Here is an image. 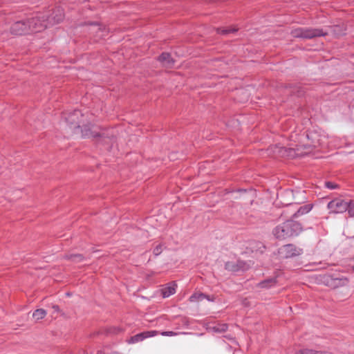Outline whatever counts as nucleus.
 I'll return each mask as SVG.
<instances>
[{"label":"nucleus","instance_id":"f257e3e1","mask_svg":"<svg viewBox=\"0 0 354 354\" xmlns=\"http://www.w3.org/2000/svg\"><path fill=\"white\" fill-rule=\"evenodd\" d=\"M82 136L93 138L96 142L102 145H112L114 136L112 129L98 128L93 125H83Z\"/></svg>","mask_w":354,"mask_h":354},{"label":"nucleus","instance_id":"f03ea898","mask_svg":"<svg viewBox=\"0 0 354 354\" xmlns=\"http://www.w3.org/2000/svg\"><path fill=\"white\" fill-rule=\"evenodd\" d=\"M302 230L303 227L299 223L288 220L276 226L272 230V234L276 239L285 240L298 236Z\"/></svg>","mask_w":354,"mask_h":354},{"label":"nucleus","instance_id":"7ed1b4c3","mask_svg":"<svg viewBox=\"0 0 354 354\" xmlns=\"http://www.w3.org/2000/svg\"><path fill=\"white\" fill-rule=\"evenodd\" d=\"M327 34V32L321 28H298L291 31V35L294 37L308 39L317 37L325 36Z\"/></svg>","mask_w":354,"mask_h":354},{"label":"nucleus","instance_id":"20e7f679","mask_svg":"<svg viewBox=\"0 0 354 354\" xmlns=\"http://www.w3.org/2000/svg\"><path fill=\"white\" fill-rule=\"evenodd\" d=\"M26 21L29 27V32H41L48 26L44 13H37L35 17Z\"/></svg>","mask_w":354,"mask_h":354},{"label":"nucleus","instance_id":"39448f33","mask_svg":"<svg viewBox=\"0 0 354 354\" xmlns=\"http://www.w3.org/2000/svg\"><path fill=\"white\" fill-rule=\"evenodd\" d=\"M254 264L252 261H243L238 259L236 261H227L225 263V269L232 272L246 271Z\"/></svg>","mask_w":354,"mask_h":354},{"label":"nucleus","instance_id":"423d86ee","mask_svg":"<svg viewBox=\"0 0 354 354\" xmlns=\"http://www.w3.org/2000/svg\"><path fill=\"white\" fill-rule=\"evenodd\" d=\"M48 25H54L61 22L64 17V10L60 7H55L44 12Z\"/></svg>","mask_w":354,"mask_h":354},{"label":"nucleus","instance_id":"0eeeda50","mask_svg":"<svg viewBox=\"0 0 354 354\" xmlns=\"http://www.w3.org/2000/svg\"><path fill=\"white\" fill-rule=\"evenodd\" d=\"M302 249L296 247L293 244H286L279 249V254L281 257L288 259L292 258L301 254Z\"/></svg>","mask_w":354,"mask_h":354},{"label":"nucleus","instance_id":"6e6552de","mask_svg":"<svg viewBox=\"0 0 354 354\" xmlns=\"http://www.w3.org/2000/svg\"><path fill=\"white\" fill-rule=\"evenodd\" d=\"M327 207L330 214H341L345 212L348 209L347 201L335 198L328 203Z\"/></svg>","mask_w":354,"mask_h":354},{"label":"nucleus","instance_id":"1a4fd4ad","mask_svg":"<svg viewBox=\"0 0 354 354\" xmlns=\"http://www.w3.org/2000/svg\"><path fill=\"white\" fill-rule=\"evenodd\" d=\"M324 283L331 288H337L347 286L348 279L346 277H336L333 275H326L324 277Z\"/></svg>","mask_w":354,"mask_h":354},{"label":"nucleus","instance_id":"9d476101","mask_svg":"<svg viewBox=\"0 0 354 354\" xmlns=\"http://www.w3.org/2000/svg\"><path fill=\"white\" fill-rule=\"evenodd\" d=\"M83 116L80 111L75 110L68 115L66 118V120L71 128H80L81 127V124L84 122V120H82Z\"/></svg>","mask_w":354,"mask_h":354},{"label":"nucleus","instance_id":"9b49d317","mask_svg":"<svg viewBox=\"0 0 354 354\" xmlns=\"http://www.w3.org/2000/svg\"><path fill=\"white\" fill-rule=\"evenodd\" d=\"M10 32L14 35H22L29 33V27L26 21L21 20L14 23L10 27Z\"/></svg>","mask_w":354,"mask_h":354},{"label":"nucleus","instance_id":"f8f14e48","mask_svg":"<svg viewBox=\"0 0 354 354\" xmlns=\"http://www.w3.org/2000/svg\"><path fill=\"white\" fill-rule=\"evenodd\" d=\"M158 334V332L156 330L144 331L142 333L132 336L128 341V342L130 344L137 343L144 340L146 338L153 337Z\"/></svg>","mask_w":354,"mask_h":354},{"label":"nucleus","instance_id":"ddd939ff","mask_svg":"<svg viewBox=\"0 0 354 354\" xmlns=\"http://www.w3.org/2000/svg\"><path fill=\"white\" fill-rule=\"evenodd\" d=\"M158 60L166 68H171L174 64V60L169 53H162L158 57Z\"/></svg>","mask_w":354,"mask_h":354},{"label":"nucleus","instance_id":"4468645a","mask_svg":"<svg viewBox=\"0 0 354 354\" xmlns=\"http://www.w3.org/2000/svg\"><path fill=\"white\" fill-rule=\"evenodd\" d=\"M176 284L174 282L169 283L162 289V295L164 298L168 297L176 292Z\"/></svg>","mask_w":354,"mask_h":354},{"label":"nucleus","instance_id":"2eb2a0df","mask_svg":"<svg viewBox=\"0 0 354 354\" xmlns=\"http://www.w3.org/2000/svg\"><path fill=\"white\" fill-rule=\"evenodd\" d=\"M277 283V279L275 278H269L259 282L257 284V287L260 288H268L275 286Z\"/></svg>","mask_w":354,"mask_h":354},{"label":"nucleus","instance_id":"dca6fc26","mask_svg":"<svg viewBox=\"0 0 354 354\" xmlns=\"http://www.w3.org/2000/svg\"><path fill=\"white\" fill-rule=\"evenodd\" d=\"M204 299H207L208 300H210L209 297L208 295H206L203 293H201V292H195L190 297H189V301L191 302H196V301H202Z\"/></svg>","mask_w":354,"mask_h":354},{"label":"nucleus","instance_id":"f3484780","mask_svg":"<svg viewBox=\"0 0 354 354\" xmlns=\"http://www.w3.org/2000/svg\"><path fill=\"white\" fill-rule=\"evenodd\" d=\"M228 326L227 324H217L210 328V329L215 333H223L227 330Z\"/></svg>","mask_w":354,"mask_h":354},{"label":"nucleus","instance_id":"a211bd4d","mask_svg":"<svg viewBox=\"0 0 354 354\" xmlns=\"http://www.w3.org/2000/svg\"><path fill=\"white\" fill-rule=\"evenodd\" d=\"M46 315V311L42 308L37 309L33 312L32 317L37 320L42 319Z\"/></svg>","mask_w":354,"mask_h":354},{"label":"nucleus","instance_id":"6ab92c4d","mask_svg":"<svg viewBox=\"0 0 354 354\" xmlns=\"http://www.w3.org/2000/svg\"><path fill=\"white\" fill-rule=\"evenodd\" d=\"M311 209V207L310 205H304L299 207V209L294 214V217H297L300 215L305 214L309 212Z\"/></svg>","mask_w":354,"mask_h":354},{"label":"nucleus","instance_id":"aec40b11","mask_svg":"<svg viewBox=\"0 0 354 354\" xmlns=\"http://www.w3.org/2000/svg\"><path fill=\"white\" fill-rule=\"evenodd\" d=\"M65 258L76 263L81 262L84 259L83 256L80 254L66 255Z\"/></svg>","mask_w":354,"mask_h":354},{"label":"nucleus","instance_id":"412c9836","mask_svg":"<svg viewBox=\"0 0 354 354\" xmlns=\"http://www.w3.org/2000/svg\"><path fill=\"white\" fill-rule=\"evenodd\" d=\"M176 328H180L181 326L182 327H185V328H187L189 325V319L187 317H181L180 319V322L178 324H176Z\"/></svg>","mask_w":354,"mask_h":354},{"label":"nucleus","instance_id":"4be33fe9","mask_svg":"<svg viewBox=\"0 0 354 354\" xmlns=\"http://www.w3.org/2000/svg\"><path fill=\"white\" fill-rule=\"evenodd\" d=\"M347 206L348 209L346 211L348 212L349 216L354 217V201L350 200L348 202H347Z\"/></svg>","mask_w":354,"mask_h":354},{"label":"nucleus","instance_id":"5701e85b","mask_svg":"<svg viewBox=\"0 0 354 354\" xmlns=\"http://www.w3.org/2000/svg\"><path fill=\"white\" fill-rule=\"evenodd\" d=\"M93 25H94L97 28V32L99 34V35H98L99 37H102L106 35V33L107 32V31L104 27H102L101 26H99L96 24H93Z\"/></svg>","mask_w":354,"mask_h":354},{"label":"nucleus","instance_id":"b1692460","mask_svg":"<svg viewBox=\"0 0 354 354\" xmlns=\"http://www.w3.org/2000/svg\"><path fill=\"white\" fill-rule=\"evenodd\" d=\"M236 30H237V29H236V28H225V29L218 28L217 32L219 34H222V35H227L230 32H234Z\"/></svg>","mask_w":354,"mask_h":354},{"label":"nucleus","instance_id":"393cba45","mask_svg":"<svg viewBox=\"0 0 354 354\" xmlns=\"http://www.w3.org/2000/svg\"><path fill=\"white\" fill-rule=\"evenodd\" d=\"M162 336H176L180 334H187V333H176L174 331H163L160 333Z\"/></svg>","mask_w":354,"mask_h":354},{"label":"nucleus","instance_id":"a878e982","mask_svg":"<svg viewBox=\"0 0 354 354\" xmlns=\"http://www.w3.org/2000/svg\"><path fill=\"white\" fill-rule=\"evenodd\" d=\"M325 186L330 189H334L337 187V184L329 181L325 183Z\"/></svg>","mask_w":354,"mask_h":354},{"label":"nucleus","instance_id":"bb28decb","mask_svg":"<svg viewBox=\"0 0 354 354\" xmlns=\"http://www.w3.org/2000/svg\"><path fill=\"white\" fill-rule=\"evenodd\" d=\"M153 254L156 256L159 255L162 252V247L160 245H157L153 250Z\"/></svg>","mask_w":354,"mask_h":354},{"label":"nucleus","instance_id":"cd10ccee","mask_svg":"<svg viewBox=\"0 0 354 354\" xmlns=\"http://www.w3.org/2000/svg\"><path fill=\"white\" fill-rule=\"evenodd\" d=\"M53 308H54V310L55 311H59V306L57 305L53 306Z\"/></svg>","mask_w":354,"mask_h":354},{"label":"nucleus","instance_id":"c85d7f7f","mask_svg":"<svg viewBox=\"0 0 354 354\" xmlns=\"http://www.w3.org/2000/svg\"><path fill=\"white\" fill-rule=\"evenodd\" d=\"M353 270H354V266L352 267Z\"/></svg>","mask_w":354,"mask_h":354},{"label":"nucleus","instance_id":"c756f323","mask_svg":"<svg viewBox=\"0 0 354 354\" xmlns=\"http://www.w3.org/2000/svg\"><path fill=\"white\" fill-rule=\"evenodd\" d=\"M352 259H353V260L354 261V256L353 257V258H352Z\"/></svg>","mask_w":354,"mask_h":354},{"label":"nucleus","instance_id":"7c9ffc66","mask_svg":"<svg viewBox=\"0 0 354 354\" xmlns=\"http://www.w3.org/2000/svg\"><path fill=\"white\" fill-rule=\"evenodd\" d=\"M97 354H102V353H97Z\"/></svg>","mask_w":354,"mask_h":354}]
</instances>
